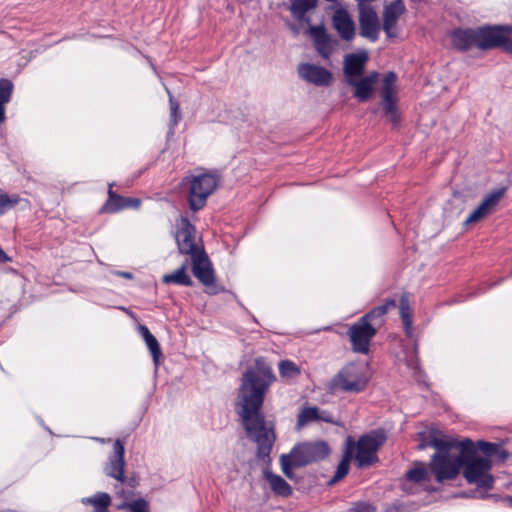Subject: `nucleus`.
<instances>
[{
	"label": "nucleus",
	"instance_id": "obj_1",
	"mask_svg": "<svg viewBox=\"0 0 512 512\" xmlns=\"http://www.w3.org/2000/svg\"><path fill=\"white\" fill-rule=\"evenodd\" d=\"M276 377L271 366L257 358L242 377L235 411L249 440L257 445L258 459H269L276 435L273 422L267 421L261 408L265 393Z\"/></svg>",
	"mask_w": 512,
	"mask_h": 512
},
{
	"label": "nucleus",
	"instance_id": "obj_2",
	"mask_svg": "<svg viewBox=\"0 0 512 512\" xmlns=\"http://www.w3.org/2000/svg\"><path fill=\"white\" fill-rule=\"evenodd\" d=\"M511 31V26H484L477 29H457L450 37L452 45L459 51H467L473 47L480 50L503 47L511 52Z\"/></svg>",
	"mask_w": 512,
	"mask_h": 512
},
{
	"label": "nucleus",
	"instance_id": "obj_3",
	"mask_svg": "<svg viewBox=\"0 0 512 512\" xmlns=\"http://www.w3.org/2000/svg\"><path fill=\"white\" fill-rule=\"evenodd\" d=\"M472 444L470 439L457 441L455 439L435 438L431 445L437 450L432 456L430 470L435 475L437 482L456 478L464 465V448Z\"/></svg>",
	"mask_w": 512,
	"mask_h": 512
},
{
	"label": "nucleus",
	"instance_id": "obj_4",
	"mask_svg": "<svg viewBox=\"0 0 512 512\" xmlns=\"http://www.w3.org/2000/svg\"><path fill=\"white\" fill-rule=\"evenodd\" d=\"M330 453L328 444L324 441L303 442L295 445L290 453L280 456V465L283 474L292 479L293 469L304 467L313 462L326 458Z\"/></svg>",
	"mask_w": 512,
	"mask_h": 512
},
{
	"label": "nucleus",
	"instance_id": "obj_5",
	"mask_svg": "<svg viewBox=\"0 0 512 512\" xmlns=\"http://www.w3.org/2000/svg\"><path fill=\"white\" fill-rule=\"evenodd\" d=\"M370 380L368 365L361 362L348 363L342 367L327 383L326 389L331 394L338 392L360 393Z\"/></svg>",
	"mask_w": 512,
	"mask_h": 512
},
{
	"label": "nucleus",
	"instance_id": "obj_6",
	"mask_svg": "<svg viewBox=\"0 0 512 512\" xmlns=\"http://www.w3.org/2000/svg\"><path fill=\"white\" fill-rule=\"evenodd\" d=\"M465 458L463 465V476L469 484L478 488L489 490L493 488L494 477L491 474L492 461L487 457H481L474 447V444L464 448Z\"/></svg>",
	"mask_w": 512,
	"mask_h": 512
},
{
	"label": "nucleus",
	"instance_id": "obj_7",
	"mask_svg": "<svg viewBox=\"0 0 512 512\" xmlns=\"http://www.w3.org/2000/svg\"><path fill=\"white\" fill-rule=\"evenodd\" d=\"M218 184L219 176L216 173L206 172L184 177L182 185L187 192L190 209L194 212L202 209Z\"/></svg>",
	"mask_w": 512,
	"mask_h": 512
},
{
	"label": "nucleus",
	"instance_id": "obj_8",
	"mask_svg": "<svg viewBox=\"0 0 512 512\" xmlns=\"http://www.w3.org/2000/svg\"><path fill=\"white\" fill-rule=\"evenodd\" d=\"M386 440L383 430H373L354 442L355 461L359 468L367 467L378 461L377 451Z\"/></svg>",
	"mask_w": 512,
	"mask_h": 512
},
{
	"label": "nucleus",
	"instance_id": "obj_9",
	"mask_svg": "<svg viewBox=\"0 0 512 512\" xmlns=\"http://www.w3.org/2000/svg\"><path fill=\"white\" fill-rule=\"evenodd\" d=\"M124 446L120 440H116L113 444V454L109 457L108 462L104 467L106 476L111 477L117 481L114 485L115 494L123 499L129 500L132 497V491H125L123 488L126 477L124 476Z\"/></svg>",
	"mask_w": 512,
	"mask_h": 512
},
{
	"label": "nucleus",
	"instance_id": "obj_10",
	"mask_svg": "<svg viewBox=\"0 0 512 512\" xmlns=\"http://www.w3.org/2000/svg\"><path fill=\"white\" fill-rule=\"evenodd\" d=\"M175 240L179 253L193 255L202 248L196 243V229L188 218L180 216L176 220Z\"/></svg>",
	"mask_w": 512,
	"mask_h": 512
},
{
	"label": "nucleus",
	"instance_id": "obj_11",
	"mask_svg": "<svg viewBox=\"0 0 512 512\" xmlns=\"http://www.w3.org/2000/svg\"><path fill=\"white\" fill-rule=\"evenodd\" d=\"M397 76L394 72H388L383 78L381 89V106L385 117L393 125H397L400 121L399 114L396 108V89L395 82Z\"/></svg>",
	"mask_w": 512,
	"mask_h": 512
},
{
	"label": "nucleus",
	"instance_id": "obj_12",
	"mask_svg": "<svg viewBox=\"0 0 512 512\" xmlns=\"http://www.w3.org/2000/svg\"><path fill=\"white\" fill-rule=\"evenodd\" d=\"M352 343L354 352L367 354L371 339L376 334V329L372 324L360 318L356 323L352 324L347 332Z\"/></svg>",
	"mask_w": 512,
	"mask_h": 512
},
{
	"label": "nucleus",
	"instance_id": "obj_13",
	"mask_svg": "<svg viewBox=\"0 0 512 512\" xmlns=\"http://www.w3.org/2000/svg\"><path fill=\"white\" fill-rule=\"evenodd\" d=\"M405 11L406 8L402 0H394L384 7L382 14V28L387 38H394L398 35L397 23Z\"/></svg>",
	"mask_w": 512,
	"mask_h": 512
},
{
	"label": "nucleus",
	"instance_id": "obj_14",
	"mask_svg": "<svg viewBox=\"0 0 512 512\" xmlns=\"http://www.w3.org/2000/svg\"><path fill=\"white\" fill-rule=\"evenodd\" d=\"M430 481V472L426 465L422 462H416L414 466L405 474V481L402 489L409 494H413L416 490L412 487L415 485L423 490H429L428 482Z\"/></svg>",
	"mask_w": 512,
	"mask_h": 512
},
{
	"label": "nucleus",
	"instance_id": "obj_15",
	"mask_svg": "<svg viewBox=\"0 0 512 512\" xmlns=\"http://www.w3.org/2000/svg\"><path fill=\"white\" fill-rule=\"evenodd\" d=\"M297 72L301 79L315 86H328L332 82V73L318 65L301 63Z\"/></svg>",
	"mask_w": 512,
	"mask_h": 512
},
{
	"label": "nucleus",
	"instance_id": "obj_16",
	"mask_svg": "<svg viewBox=\"0 0 512 512\" xmlns=\"http://www.w3.org/2000/svg\"><path fill=\"white\" fill-rule=\"evenodd\" d=\"M360 35L372 42L379 38L380 21L373 8H362L359 10Z\"/></svg>",
	"mask_w": 512,
	"mask_h": 512
},
{
	"label": "nucleus",
	"instance_id": "obj_17",
	"mask_svg": "<svg viewBox=\"0 0 512 512\" xmlns=\"http://www.w3.org/2000/svg\"><path fill=\"white\" fill-rule=\"evenodd\" d=\"M192 262V272L194 276L205 286H210L214 282L213 270L211 263L201 249L190 256Z\"/></svg>",
	"mask_w": 512,
	"mask_h": 512
},
{
	"label": "nucleus",
	"instance_id": "obj_18",
	"mask_svg": "<svg viewBox=\"0 0 512 512\" xmlns=\"http://www.w3.org/2000/svg\"><path fill=\"white\" fill-rule=\"evenodd\" d=\"M332 26L342 40L351 41L355 36V23L349 12L342 7L335 9L332 15Z\"/></svg>",
	"mask_w": 512,
	"mask_h": 512
},
{
	"label": "nucleus",
	"instance_id": "obj_19",
	"mask_svg": "<svg viewBox=\"0 0 512 512\" xmlns=\"http://www.w3.org/2000/svg\"><path fill=\"white\" fill-rule=\"evenodd\" d=\"M505 192L504 188L494 190L488 193L481 203L475 208L465 220V225L476 223L488 214L490 209L495 206Z\"/></svg>",
	"mask_w": 512,
	"mask_h": 512
},
{
	"label": "nucleus",
	"instance_id": "obj_20",
	"mask_svg": "<svg viewBox=\"0 0 512 512\" xmlns=\"http://www.w3.org/2000/svg\"><path fill=\"white\" fill-rule=\"evenodd\" d=\"M367 60L368 54L365 51L345 55L343 72L346 77V82H348V79L362 76Z\"/></svg>",
	"mask_w": 512,
	"mask_h": 512
},
{
	"label": "nucleus",
	"instance_id": "obj_21",
	"mask_svg": "<svg viewBox=\"0 0 512 512\" xmlns=\"http://www.w3.org/2000/svg\"><path fill=\"white\" fill-rule=\"evenodd\" d=\"M378 73L372 72L361 78H351L348 79L347 84L352 86L354 91V97L360 101L365 102L369 99L373 85L377 81Z\"/></svg>",
	"mask_w": 512,
	"mask_h": 512
},
{
	"label": "nucleus",
	"instance_id": "obj_22",
	"mask_svg": "<svg viewBox=\"0 0 512 512\" xmlns=\"http://www.w3.org/2000/svg\"><path fill=\"white\" fill-rule=\"evenodd\" d=\"M311 35L317 52L324 59H329L333 52V42L326 33L323 26H313L310 28Z\"/></svg>",
	"mask_w": 512,
	"mask_h": 512
},
{
	"label": "nucleus",
	"instance_id": "obj_23",
	"mask_svg": "<svg viewBox=\"0 0 512 512\" xmlns=\"http://www.w3.org/2000/svg\"><path fill=\"white\" fill-rule=\"evenodd\" d=\"M263 475L275 495L281 497H289L292 495V487L281 476L274 474L268 469L263 471Z\"/></svg>",
	"mask_w": 512,
	"mask_h": 512
},
{
	"label": "nucleus",
	"instance_id": "obj_24",
	"mask_svg": "<svg viewBox=\"0 0 512 512\" xmlns=\"http://www.w3.org/2000/svg\"><path fill=\"white\" fill-rule=\"evenodd\" d=\"M111 501V496L106 492H97L92 496L81 499L83 505L93 507V512H109L108 508L111 505Z\"/></svg>",
	"mask_w": 512,
	"mask_h": 512
},
{
	"label": "nucleus",
	"instance_id": "obj_25",
	"mask_svg": "<svg viewBox=\"0 0 512 512\" xmlns=\"http://www.w3.org/2000/svg\"><path fill=\"white\" fill-rule=\"evenodd\" d=\"M138 331L145 341V344L152 355L153 362L157 367L161 357V349L157 339L145 325H139Z\"/></svg>",
	"mask_w": 512,
	"mask_h": 512
},
{
	"label": "nucleus",
	"instance_id": "obj_26",
	"mask_svg": "<svg viewBox=\"0 0 512 512\" xmlns=\"http://www.w3.org/2000/svg\"><path fill=\"white\" fill-rule=\"evenodd\" d=\"M188 261H185L181 267L173 271L172 273L165 274L162 277V282L165 284H177L183 286H191L192 280L186 273Z\"/></svg>",
	"mask_w": 512,
	"mask_h": 512
},
{
	"label": "nucleus",
	"instance_id": "obj_27",
	"mask_svg": "<svg viewBox=\"0 0 512 512\" xmlns=\"http://www.w3.org/2000/svg\"><path fill=\"white\" fill-rule=\"evenodd\" d=\"M399 312H400V318L403 324V329L405 331V334L408 337H411L413 334V327H412V314L410 311V303L408 296L406 294H403L399 301Z\"/></svg>",
	"mask_w": 512,
	"mask_h": 512
},
{
	"label": "nucleus",
	"instance_id": "obj_28",
	"mask_svg": "<svg viewBox=\"0 0 512 512\" xmlns=\"http://www.w3.org/2000/svg\"><path fill=\"white\" fill-rule=\"evenodd\" d=\"M318 0H291L290 12L294 19L303 21L308 11L316 8Z\"/></svg>",
	"mask_w": 512,
	"mask_h": 512
},
{
	"label": "nucleus",
	"instance_id": "obj_29",
	"mask_svg": "<svg viewBox=\"0 0 512 512\" xmlns=\"http://www.w3.org/2000/svg\"><path fill=\"white\" fill-rule=\"evenodd\" d=\"M354 452V440L351 437H348L346 440V449L343 456V459L337 466L336 473L333 477V481H337L347 475L349 470V462L352 458V454Z\"/></svg>",
	"mask_w": 512,
	"mask_h": 512
},
{
	"label": "nucleus",
	"instance_id": "obj_30",
	"mask_svg": "<svg viewBox=\"0 0 512 512\" xmlns=\"http://www.w3.org/2000/svg\"><path fill=\"white\" fill-rule=\"evenodd\" d=\"M395 307L396 301L394 299H386L383 304L374 307L361 318L371 324V322L383 317L391 308Z\"/></svg>",
	"mask_w": 512,
	"mask_h": 512
},
{
	"label": "nucleus",
	"instance_id": "obj_31",
	"mask_svg": "<svg viewBox=\"0 0 512 512\" xmlns=\"http://www.w3.org/2000/svg\"><path fill=\"white\" fill-rule=\"evenodd\" d=\"M13 83L8 79H0V123L5 119V105L10 101Z\"/></svg>",
	"mask_w": 512,
	"mask_h": 512
},
{
	"label": "nucleus",
	"instance_id": "obj_32",
	"mask_svg": "<svg viewBox=\"0 0 512 512\" xmlns=\"http://www.w3.org/2000/svg\"><path fill=\"white\" fill-rule=\"evenodd\" d=\"M125 209V197L117 195L112 191V185L109 186L108 199L103 206V210L109 213H115Z\"/></svg>",
	"mask_w": 512,
	"mask_h": 512
},
{
	"label": "nucleus",
	"instance_id": "obj_33",
	"mask_svg": "<svg viewBox=\"0 0 512 512\" xmlns=\"http://www.w3.org/2000/svg\"><path fill=\"white\" fill-rule=\"evenodd\" d=\"M313 421H319V408L315 406H307L298 414L297 426L300 428Z\"/></svg>",
	"mask_w": 512,
	"mask_h": 512
},
{
	"label": "nucleus",
	"instance_id": "obj_34",
	"mask_svg": "<svg viewBox=\"0 0 512 512\" xmlns=\"http://www.w3.org/2000/svg\"><path fill=\"white\" fill-rule=\"evenodd\" d=\"M279 374L282 378L293 379L300 374V368L290 360L279 362Z\"/></svg>",
	"mask_w": 512,
	"mask_h": 512
},
{
	"label": "nucleus",
	"instance_id": "obj_35",
	"mask_svg": "<svg viewBox=\"0 0 512 512\" xmlns=\"http://www.w3.org/2000/svg\"><path fill=\"white\" fill-rule=\"evenodd\" d=\"M119 510H129V512H148V502L143 498L129 502L123 500V502L117 506Z\"/></svg>",
	"mask_w": 512,
	"mask_h": 512
},
{
	"label": "nucleus",
	"instance_id": "obj_36",
	"mask_svg": "<svg viewBox=\"0 0 512 512\" xmlns=\"http://www.w3.org/2000/svg\"><path fill=\"white\" fill-rule=\"evenodd\" d=\"M21 201L17 194L9 195L0 189V214L5 213L8 209L15 207Z\"/></svg>",
	"mask_w": 512,
	"mask_h": 512
},
{
	"label": "nucleus",
	"instance_id": "obj_37",
	"mask_svg": "<svg viewBox=\"0 0 512 512\" xmlns=\"http://www.w3.org/2000/svg\"><path fill=\"white\" fill-rule=\"evenodd\" d=\"M477 447L484 454L482 457H487L489 459H491V457L498 452V444L495 443L478 441Z\"/></svg>",
	"mask_w": 512,
	"mask_h": 512
},
{
	"label": "nucleus",
	"instance_id": "obj_38",
	"mask_svg": "<svg viewBox=\"0 0 512 512\" xmlns=\"http://www.w3.org/2000/svg\"><path fill=\"white\" fill-rule=\"evenodd\" d=\"M181 120L179 104L170 96V126L173 128Z\"/></svg>",
	"mask_w": 512,
	"mask_h": 512
},
{
	"label": "nucleus",
	"instance_id": "obj_39",
	"mask_svg": "<svg viewBox=\"0 0 512 512\" xmlns=\"http://www.w3.org/2000/svg\"><path fill=\"white\" fill-rule=\"evenodd\" d=\"M351 510L352 512H374L375 508L367 502H356L353 504Z\"/></svg>",
	"mask_w": 512,
	"mask_h": 512
},
{
	"label": "nucleus",
	"instance_id": "obj_40",
	"mask_svg": "<svg viewBox=\"0 0 512 512\" xmlns=\"http://www.w3.org/2000/svg\"><path fill=\"white\" fill-rule=\"evenodd\" d=\"M319 421L336 424V421H335L333 415L330 412H328L326 410H321V409H319Z\"/></svg>",
	"mask_w": 512,
	"mask_h": 512
},
{
	"label": "nucleus",
	"instance_id": "obj_41",
	"mask_svg": "<svg viewBox=\"0 0 512 512\" xmlns=\"http://www.w3.org/2000/svg\"><path fill=\"white\" fill-rule=\"evenodd\" d=\"M141 202L137 198H125V208H138Z\"/></svg>",
	"mask_w": 512,
	"mask_h": 512
},
{
	"label": "nucleus",
	"instance_id": "obj_42",
	"mask_svg": "<svg viewBox=\"0 0 512 512\" xmlns=\"http://www.w3.org/2000/svg\"><path fill=\"white\" fill-rule=\"evenodd\" d=\"M495 456H497V458L500 460V461H504L508 458L509 456V453L506 451V450H501L498 448V452L496 454H494Z\"/></svg>",
	"mask_w": 512,
	"mask_h": 512
},
{
	"label": "nucleus",
	"instance_id": "obj_43",
	"mask_svg": "<svg viewBox=\"0 0 512 512\" xmlns=\"http://www.w3.org/2000/svg\"><path fill=\"white\" fill-rule=\"evenodd\" d=\"M124 485H128L130 488H135L137 486V480L135 478H126Z\"/></svg>",
	"mask_w": 512,
	"mask_h": 512
},
{
	"label": "nucleus",
	"instance_id": "obj_44",
	"mask_svg": "<svg viewBox=\"0 0 512 512\" xmlns=\"http://www.w3.org/2000/svg\"><path fill=\"white\" fill-rule=\"evenodd\" d=\"M115 274L120 276V277L127 278V279H132L133 278V275L130 272L116 271Z\"/></svg>",
	"mask_w": 512,
	"mask_h": 512
},
{
	"label": "nucleus",
	"instance_id": "obj_45",
	"mask_svg": "<svg viewBox=\"0 0 512 512\" xmlns=\"http://www.w3.org/2000/svg\"><path fill=\"white\" fill-rule=\"evenodd\" d=\"M504 502L507 503V505L512 507V496H507L503 499Z\"/></svg>",
	"mask_w": 512,
	"mask_h": 512
},
{
	"label": "nucleus",
	"instance_id": "obj_46",
	"mask_svg": "<svg viewBox=\"0 0 512 512\" xmlns=\"http://www.w3.org/2000/svg\"><path fill=\"white\" fill-rule=\"evenodd\" d=\"M95 440H97V441H99V442H102V443H104V442H105V440H104L103 438H95Z\"/></svg>",
	"mask_w": 512,
	"mask_h": 512
},
{
	"label": "nucleus",
	"instance_id": "obj_47",
	"mask_svg": "<svg viewBox=\"0 0 512 512\" xmlns=\"http://www.w3.org/2000/svg\"><path fill=\"white\" fill-rule=\"evenodd\" d=\"M167 94H169V97H170V96L172 97V95L170 94V91H167Z\"/></svg>",
	"mask_w": 512,
	"mask_h": 512
}]
</instances>
